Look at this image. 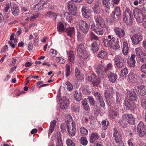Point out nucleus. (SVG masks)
Instances as JSON below:
<instances>
[{
  "label": "nucleus",
  "mask_w": 146,
  "mask_h": 146,
  "mask_svg": "<svg viewBox=\"0 0 146 146\" xmlns=\"http://www.w3.org/2000/svg\"><path fill=\"white\" fill-rule=\"evenodd\" d=\"M127 121L129 124L134 125L135 123V119L132 114H125L123 115L119 121V123L123 128L126 126Z\"/></svg>",
  "instance_id": "obj_1"
},
{
  "label": "nucleus",
  "mask_w": 146,
  "mask_h": 146,
  "mask_svg": "<svg viewBox=\"0 0 146 146\" xmlns=\"http://www.w3.org/2000/svg\"><path fill=\"white\" fill-rule=\"evenodd\" d=\"M106 52L104 50H102L100 52H99L98 54V56L99 58H103L105 57L106 56Z\"/></svg>",
  "instance_id": "obj_43"
},
{
  "label": "nucleus",
  "mask_w": 146,
  "mask_h": 146,
  "mask_svg": "<svg viewBox=\"0 0 146 146\" xmlns=\"http://www.w3.org/2000/svg\"><path fill=\"white\" fill-rule=\"evenodd\" d=\"M138 135L141 137L144 136L146 133L145 127L143 122H140L137 126Z\"/></svg>",
  "instance_id": "obj_8"
},
{
  "label": "nucleus",
  "mask_w": 146,
  "mask_h": 146,
  "mask_svg": "<svg viewBox=\"0 0 146 146\" xmlns=\"http://www.w3.org/2000/svg\"><path fill=\"white\" fill-rule=\"evenodd\" d=\"M113 88L111 87H109L108 89L105 90L104 95L106 98L107 99L113 93Z\"/></svg>",
  "instance_id": "obj_26"
},
{
  "label": "nucleus",
  "mask_w": 146,
  "mask_h": 146,
  "mask_svg": "<svg viewBox=\"0 0 146 146\" xmlns=\"http://www.w3.org/2000/svg\"><path fill=\"white\" fill-rule=\"evenodd\" d=\"M93 11L96 14L99 13V8L97 5H95L93 8Z\"/></svg>",
  "instance_id": "obj_55"
},
{
  "label": "nucleus",
  "mask_w": 146,
  "mask_h": 146,
  "mask_svg": "<svg viewBox=\"0 0 146 146\" xmlns=\"http://www.w3.org/2000/svg\"><path fill=\"white\" fill-rule=\"evenodd\" d=\"M66 32L68 36H71L74 32V28L73 27H69L65 29Z\"/></svg>",
  "instance_id": "obj_30"
},
{
  "label": "nucleus",
  "mask_w": 146,
  "mask_h": 146,
  "mask_svg": "<svg viewBox=\"0 0 146 146\" xmlns=\"http://www.w3.org/2000/svg\"><path fill=\"white\" fill-rule=\"evenodd\" d=\"M104 44L106 47H110L113 49H117L120 47L117 38L112 37L110 40L102 38Z\"/></svg>",
  "instance_id": "obj_2"
},
{
  "label": "nucleus",
  "mask_w": 146,
  "mask_h": 146,
  "mask_svg": "<svg viewBox=\"0 0 146 146\" xmlns=\"http://www.w3.org/2000/svg\"><path fill=\"white\" fill-rule=\"evenodd\" d=\"M82 92L84 94L86 95H89L91 93L90 90L88 89L84 88L82 90Z\"/></svg>",
  "instance_id": "obj_63"
},
{
  "label": "nucleus",
  "mask_w": 146,
  "mask_h": 146,
  "mask_svg": "<svg viewBox=\"0 0 146 146\" xmlns=\"http://www.w3.org/2000/svg\"><path fill=\"white\" fill-rule=\"evenodd\" d=\"M135 75L133 73L129 74L128 75V78L127 80L128 82H132V81L135 78Z\"/></svg>",
  "instance_id": "obj_49"
},
{
  "label": "nucleus",
  "mask_w": 146,
  "mask_h": 146,
  "mask_svg": "<svg viewBox=\"0 0 146 146\" xmlns=\"http://www.w3.org/2000/svg\"><path fill=\"white\" fill-rule=\"evenodd\" d=\"M121 101L120 95L117 92H116V103L117 104H119Z\"/></svg>",
  "instance_id": "obj_60"
},
{
  "label": "nucleus",
  "mask_w": 146,
  "mask_h": 146,
  "mask_svg": "<svg viewBox=\"0 0 146 146\" xmlns=\"http://www.w3.org/2000/svg\"><path fill=\"white\" fill-rule=\"evenodd\" d=\"M113 136L116 143H118L119 146H124V144L122 141V137L121 135L118 132L117 130L115 129H114Z\"/></svg>",
  "instance_id": "obj_6"
},
{
  "label": "nucleus",
  "mask_w": 146,
  "mask_h": 146,
  "mask_svg": "<svg viewBox=\"0 0 146 146\" xmlns=\"http://www.w3.org/2000/svg\"><path fill=\"white\" fill-rule=\"evenodd\" d=\"M57 30L59 32H63L65 30L64 26L63 24L61 22H59L57 24Z\"/></svg>",
  "instance_id": "obj_36"
},
{
  "label": "nucleus",
  "mask_w": 146,
  "mask_h": 146,
  "mask_svg": "<svg viewBox=\"0 0 146 146\" xmlns=\"http://www.w3.org/2000/svg\"><path fill=\"white\" fill-rule=\"evenodd\" d=\"M135 57V55L132 54L130 58L127 60V62L129 66L132 67L135 66L136 62L134 58Z\"/></svg>",
  "instance_id": "obj_21"
},
{
  "label": "nucleus",
  "mask_w": 146,
  "mask_h": 146,
  "mask_svg": "<svg viewBox=\"0 0 146 146\" xmlns=\"http://www.w3.org/2000/svg\"><path fill=\"white\" fill-rule=\"evenodd\" d=\"M133 13L134 17L136 19L137 21L139 22H142L144 27L145 28L146 16L143 13H141L140 10L137 8L133 9Z\"/></svg>",
  "instance_id": "obj_3"
},
{
  "label": "nucleus",
  "mask_w": 146,
  "mask_h": 146,
  "mask_svg": "<svg viewBox=\"0 0 146 146\" xmlns=\"http://www.w3.org/2000/svg\"><path fill=\"white\" fill-rule=\"evenodd\" d=\"M124 60V58L120 56L116 57L114 59L115 67L118 68H122L125 63Z\"/></svg>",
  "instance_id": "obj_9"
},
{
  "label": "nucleus",
  "mask_w": 146,
  "mask_h": 146,
  "mask_svg": "<svg viewBox=\"0 0 146 146\" xmlns=\"http://www.w3.org/2000/svg\"><path fill=\"white\" fill-rule=\"evenodd\" d=\"M54 136L56 138V146H63V144L61 139L60 132H56L54 134Z\"/></svg>",
  "instance_id": "obj_17"
},
{
  "label": "nucleus",
  "mask_w": 146,
  "mask_h": 146,
  "mask_svg": "<svg viewBox=\"0 0 146 146\" xmlns=\"http://www.w3.org/2000/svg\"><path fill=\"white\" fill-rule=\"evenodd\" d=\"M92 83L94 86H98L100 82V80L99 78H94L92 81Z\"/></svg>",
  "instance_id": "obj_52"
},
{
  "label": "nucleus",
  "mask_w": 146,
  "mask_h": 146,
  "mask_svg": "<svg viewBox=\"0 0 146 146\" xmlns=\"http://www.w3.org/2000/svg\"><path fill=\"white\" fill-rule=\"evenodd\" d=\"M74 96V98L76 101H79L82 99L81 93H78L77 91L75 92Z\"/></svg>",
  "instance_id": "obj_37"
},
{
  "label": "nucleus",
  "mask_w": 146,
  "mask_h": 146,
  "mask_svg": "<svg viewBox=\"0 0 146 146\" xmlns=\"http://www.w3.org/2000/svg\"><path fill=\"white\" fill-rule=\"evenodd\" d=\"M139 1L138 0H129V2L131 5H133L135 6L137 5L139 3Z\"/></svg>",
  "instance_id": "obj_62"
},
{
  "label": "nucleus",
  "mask_w": 146,
  "mask_h": 146,
  "mask_svg": "<svg viewBox=\"0 0 146 146\" xmlns=\"http://www.w3.org/2000/svg\"><path fill=\"white\" fill-rule=\"evenodd\" d=\"M105 70L106 68L102 65H99L97 67L96 72L99 76L101 75H103L104 71H106Z\"/></svg>",
  "instance_id": "obj_24"
},
{
  "label": "nucleus",
  "mask_w": 146,
  "mask_h": 146,
  "mask_svg": "<svg viewBox=\"0 0 146 146\" xmlns=\"http://www.w3.org/2000/svg\"><path fill=\"white\" fill-rule=\"evenodd\" d=\"M145 86L143 85L139 86L137 87L136 90L138 91V92L141 95L144 96L145 95Z\"/></svg>",
  "instance_id": "obj_31"
},
{
  "label": "nucleus",
  "mask_w": 146,
  "mask_h": 146,
  "mask_svg": "<svg viewBox=\"0 0 146 146\" xmlns=\"http://www.w3.org/2000/svg\"><path fill=\"white\" fill-rule=\"evenodd\" d=\"M68 7L70 11L73 15H75L76 8L75 5L72 1H69L68 3Z\"/></svg>",
  "instance_id": "obj_14"
},
{
  "label": "nucleus",
  "mask_w": 146,
  "mask_h": 146,
  "mask_svg": "<svg viewBox=\"0 0 146 146\" xmlns=\"http://www.w3.org/2000/svg\"><path fill=\"white\" fill-rule=\"evenodd\" d=\"M67 54L68 57V59L71 62H72L75 58L74 52L72 51H67Z\"/></svg>",
  "instance_id": "obj_33"
},
{
  "label": "nucleus",
  "mask_w": 146,
  "mask_h": 146,
  "mask_svg": "<svg viewBox=\"0 0 146 146\" xmlns=\"http://www.w3.org/2000/svg\"><path fill=\"white\" fill-rule=\"evenodd\" d=\"M94 19L96 22L101 27H103L104 25V20L100 15H97L96 16Z\"/></svg>",
  "instance_id": "obj_23"
},
{
  "label": "nucleus",
  "mask_w": 146,
  "mask_h": 146,
  "mask_svg": "<svg viewBox=\"0 0 146 146\" xmlns=\"http://www.w3.org/2000/svg\"><path fill=\"white\" fill-rule=\"evenodd\" d=\"M56 123L55 120H53L50 123L49 134H51L53 132Z\"/></svg>",
  "instance_id": "obj_35"
},
{
  "label": "nucleus",
  "mask_w": 146,
  "mask_h": 146,
  "mask_svg": "<svg viewBox=\"0 0 146 146\" xmlns=\"http://www.w3.org/2000/svg\"><path fill=\"white\" fill-rule=\"evenodd\" d=\"M104 5L108 8H110V6L112 5L111 0H103Z\"/></svg>",
  "instance_id": "obj_40"
},
{
  "label": "nucleus",
  "mask_w": 146,
  "mask_h": 146,
  "mask_svg": "<svg viewBox=\"0 0 146 146\" xmlns=\"http://www.w3.org/2000/svg\"><path fill=\"white\" fill-rule=\"evenodd\" d=\"M69 104L68 99L65 97H63L60 101V108L62 109H66Z\"/></svg>",
  "instance_id": "obj_12"
},
{
  "label": "nucleus",
  "mask_w": 146,
  "mask_h": 146,
  "mask_svg": "<svg viewBox=\"0 0 146 146\" xmlns=\"http://www.w3.org/2000/svg\"><path fill=\"white\" fill-rule=\"evenodd\" d=\"M92 50L94 53L98 51L99 49V45L97 41L94 42L91 45Z\"/></svg>",
  "instance_id": "obj_28"
},
{
  "label": "nucleus",
  "mask_w": 146,
  "mask_h": 146,
  "mask_svg": "<svg viewBox=\"0 0 146 146\" xmlns=\"http://www.w3.org/2000/svg\"><path fill=\"white\" fill-rule=\"evenodd\" d=\"M45 15L46 17L51 18H56L57 16L55 13L51 11H48Z\"/></svg>",
  "instance_id": "obj_41"
},
{
  "label": "nucleus",
  "mask_w": 146,
  "mask_h": 146,
  "mask_svg": "<svg viewBox=\"0 0 146 146\" xmlns=\"http://www.w3.org/2000/svg\"><path fill=\"white\" fill-rule=\"evenodd\" d=\"M11 5V3H8L6 4L5 7L4 9V10L5 12H8Z\"/></svg>",
  "instance_id": "obj_64"
},
{
  "label": "nucleus",
  "mask_w": 146,
  "mask_h": 146,
  "mask_svg": "<svg viewBox=\"0 0 146 146\" xmlns=\"http://www.w3.org/2000/svg\"><path fill=\"white\" fill-rule=\"evenodd\" d=\"M77 37L78 40L79 41H82L84 40V37L79 32L77 33Z\"/></svg>",
  "instance_id": "obj_59"
},
{
  "label": "nucleus",
  "mask_w": 146,
  "mask_h": 146,
  "mask_svg": "<svg viewBox=\"0 0 146 146\" xmlns=\"http://www.w3.org/2000/svg\"><path fill=\"white\" fill-rule=\"evenodd\" d=\"M95 32L98 35H102L103 34L104 31L103 29L99 27Z\"/></svg>",
  "instance_id": "obj_51"
},
{
  "label": "nucleus",
  "mask_w": 146,
  "mask_h": 146,
  "mask_svg": "<svg viewBox=\"0 0 146 146\" xmlns=\"http://www.w3.org/2000/svg\"><path fill=\"white\" fill-rule=\"evenodd\" d=\"M114 30L116 35L119 38L123 37L125 35V32L122 29L116 27L114 28Z\"/></svg>",
  "instance_id": "obj_16"
},
{
  "label": "nucleus",
  "mask_w": 146,
  "mask_h": 146,
  "mask_svg": "<svg viewBox=\"0 0 146 146\" xmlns=\"http://www.w3.org/2000/svg\"><path fill=\"white\" fill-rule=\"evenodd\" d=\"M140 58V60L141 62H143L146 59V55L145 53H143L140 56H138Z\"/></svg>",
  "instance_id": "obj_57"
},
{
  "label": "nucleus",
  "mask_w": 146,
  "mask_h": 146,
  "mask_svg": "<svg viewBox=\"0 0 146 146\" xmlns=\"http://www.w3.org/2000/svg\"><path fill=\"white\" fill-rule=\"evenodd\" d=\"M56 60L57 62L62 64L65 63V60L63 58L59 57H56Z\"/></svg>",
  "instance_id": "obj_56"
},
{
  "label": "nucleus",
  "mask_w": 146,
  "mask_h": 146,
  "mask_svg": "<svg viewBox=\"0 0 146 146\" xmlns=\"http://www.w3.org/2000/svg\"><path fill=\"white\" fill-rule=\"evenodd\" d=\"M91 27L92 30L95 32L99 26L97 24H96L94 23H93L91 25Z\"/></svg>",
  "instance_id": "obj_58"
},
{
  "label": "nucleus",
  "mask_w": 146,
  "mask_h": 146,
  "mask_svg": "<svg viewBox=\"0 0 146 146\" xmlns=\"http://www.w3.org/2000/svg\"><path fill=\"white\" fill-rule=\"evenodd\" d=\"M80 131L81 134L84 135H87L88 133V130L83 127L80 128Z\"/></svg>",
  "instance_id": "obj_53"
},
{
  "label": "nucleus",
  "mask_w": 146,
  "mask_h": 146,
  "mask_svg": "<svg viewBox=\"0 0 146 146\" xmlns=\"http://www.w3.org/2000/svg\"><path fill=\"white\" fill-rule=\"evenodd\" d=\"M64 18L68 22H70L72 19L71 15L68 12H65L64 13Z\"/></svg>",
  "instance_id": "obj_38"
},
{
  "label": "nucleus",
  "mask_w": 146,
  "mask_h": 146,
  "mask_svg": "<svg viewBox=\"0 0 146 146\" xmlns=\"http://www.w3.org/2000/svg\"><path fill=\"white\" fill-rule=\"evenodd\" d=\"M108 76V77L109 80L112 83H114L117 78V75L115 74L109 72Z\"/></svg>",
  "instance_id": "obj_18"
},
{
  "label": "nucleus",
  "mask_w": 146,
  "mask_h": 146,
  "mask_svg": "<svg viewBox=\"0 0 146 146\" xmlns=\"http://www.w3.org/2000/svg\"><path fill=\"white\" fill-rule=\"evenodd\" d=\"M80 142L83 145L86 146L88 144V141L86 137H82L80 139Z\"/></svg>",
  "instance_id": "obj_44"
},
{
  "label": "nucleus",
  "mask_w": 146,
  "mask_h": 146,
  "mask_svg": "<svg viewBox=\"0 0 146 146\" xmlns=\"http://www.w3.org/2000/svg\"><path fill=\"white\" fill-rule=\"evenodd\" d=\"M13 6V7L12 9V13L15 16L18 15L19 13V9L16 5H14Z\"/></svg>",
  "instance_id": "obj_32"
},
{
  "label": "nucleus",
  "mask_w": 146,
  "mask_h": 146,
  "mask_svg": "<svg viewBox=\"0 0 146 146\" xmlns=\"http://www.w3.org/2000/svg\"><path fill=\"white\" fill-rule=\"evenodd\" d=\"M129 47L127 42L124 41L123 43L122 52L124 55H126L128 52Z\"/></svg>",
  "instance_id": "obj_29"
},
{
  "label": "nucleus",
  "mask_w": 146,
  "mask_h": 146,
  "mask_svg": "<svg viewBox=\"0 0 146 146\" xmlns=\"http://www.w3.org/2000/svg\"><path fill=\"white\" fill-rule=\"evenodd\" d=\"M131 11L129 9L127 8L123 14V20L127 24L131 25L132 23V19Z\"/></svg>",
  "instance_id": "obj_5"
},
{
  "label": "nucleus",
  "mask_w": 146,
  "mask_h": 146,
  "mask_svg": "<svg viewBox=\"0 0 146 146\" xmlns=\"http://www.w3.org/2000/svg\"><path fill=\"white\" fill-rule=\"evenodd\" d=\"M128 73V70L127 69L125 68L123 69L121 71L120 75L123 77H124Z\"/></svg>",
  "instance_id": "obj_47"
},
{
  "label": "nucleus",
  "mask_w": 146,
  "mask_h": 146,
  "mask_svg": "<svg viewBox=\"0 0 146 146\" xmlns=\"http://www.w3.org/2000/svg\"><path fill=\"white\" fill-rule=\"evenodd\" d=\"M131 39L133 43L137 45L142 40V37L140 35L135 34L132 36Z\"/></svg>",
  "instance_id": "obj_13"
},
{
  "label": "nucleus",
  "mask_w": 146,
  "mask_h": 146,
  "mask_svg": "<svg viewBox=\"0 0 146 146\" xmlns=\"http://www.w3.org/2000/svg\"><path fill=\"white\" fill-rule=\"evenodd\" d=\"M75 75L76 77L78 80L82 79V76L79 70L76 68L75 71Z\"/></svg>",
  "instance_id": "obj_34"
},
{
  "label": "nucleus",
  "mask_w": 146,
  "mask_h": 146,
  "mask_svg": "<svg viewBox=\"0 0 146 146\" xmlns=\"http://www.w3.org/2000/svg\"><path fill=\"white\" fill-rule=\"evenodd\" d=\"M67 121L66 125L67 130L69 134L72 136L75 135L76 131L75 123L73 121L72 117L69 115Z\"/></svg>",
  "instance_id": "obj_4"
},
{
  "label": "nucleus",
  "mask_w": 146,
  "mask_h": 146,
  "mask_svg": "<svg viewBox=\"0 0 146 146\" xmlns=\"http://www.w3.org/2000/svg\"><path fill=\"white\" fill-rule=\"evenodd\" d=\"M90 35L91 40H98V42H99L98 38L94 35V33H90Z\"/></svg>",
  "instance_id": "obj_61"
},
{
  "label": "nucleus",
  "mask_w": 146,
  "mask_h": 146,
  "mask_svg": "<svg viewBox=\"0 0 146 146\" xmlns=\"http://www.w3.org/2000/svg\"><path fill=\"white\" fill-rule=\"evenodd\" d=\"M94 95L95 97L98 100L101 106L102 107L104 106L105 103L104 102L102 97L101 96L100 94L98 92H96L94 93Z\"/></svg>",
  "instance_id": "obj_20"
},
{
  "label": "nucleus",
  "mask_w": 146,
  "mask_h": 146,
  "mask_svg": "<svg viewBox=\"0 0 146 146\" xmlns=\"http://www.w3.org/2000/svg\"><path fill=\"white\" fill-rule=\"evenodd\" d=\"M83 16L86 18H89L91 16V12L90 9L86 6H84L82 8Z\"/></svg>",
  "instance_id": "obj_11"
},
{
  "label": "nucleus",
  "mask_w": 146,
  "mask_h": 146,
  "mask_svg": "<svg viewBox=\"0 0 146 146\" xmlns=\"http://www.w3.org/2000/svg\"><path fill=\"white\" fill-rule=\"evenodd\" d=\"M127 97L129 100L135 101L137 99V96L135 92L129 91L127 92Z\"/></svg>",
  "instance_id": "obj_19"
},
{
  "label": "nucleus",
  "mask_w": 146,
  "mask_h": 146,
  "mask_svg": "<svg viewBox=\"0 0 146 146\" xmlns=\"http://www.w3.org/2000/svg\"><path fill=\"white\" fill-rule=\"evenodd\" d=\"M136 106L133 103H130L127 101H125V104L124 105V108L126 110H130L132 111L135 110Z\"/></svg>",
  "instance_id": "obj_15"
},
{
  "label": "nucleus",
  "mask_w": 146,
  "mask_h": 146,
  "mask_svg": "<svg viewBox=\"0 0 146 146\" xmlns=\"http://www.w3.org/2000/svg\"><path fill=\"white\" fill-rule=\"evenodd\" d=\"M78 25L80 30L83 33L86 34L88 31V25L86 21L82 19H79Z\"/></svg>",
  "instance_id": "obj_7"
},
{
  "label": "nucleus",
  "mask_w": 146,
  "mask_h": 146,
  "mask_svg": "<svg viewBox=\"0 0 146 146\" xmlns=\"http://www.w3.org/2000/svg\"><path fill=\"white\" fill-rule=\"evenodd\" d=\"M98 138L99 136L98 133H93L90 137V143H93Z\"/></svg>",
  "instance_id": "obj_25"
},
{
  "label": "nucleus",
  "mask_w": 146,
  "mask_h": 146,
  "mask_svg": "<svg viewBox=\"0 0 146 146\" xmlns=\"http://www.w3.org/2000/svg\"><path fill=\"white\" fill-rule=\"evenodd\" d=\"M66 76L67 77L70 74V68L69 65L66 64Z\"/></svg>",
  "instance_id": "obj_46"
},
{
  "label": "nucleus",
  "mask_w": 146,
  "mask_h": 146,
  "mask_svg": "<svg viewBox=\"0 0 146 146\" xmlns=\"http://www.w3.org/2000/svg\"><path fill=\"white\" fill-rule=\"evenodd\" d=\"M44 1H40V2L36 4L34 7L33 9L36 11L42 9L44 5Z\"/></svg>",
  "instance_id": "obj_27"
},
{
  "label": "nucleus",
  "mask_w": 146,
  "mask_h": 146,
  "mask_svg": "<svg viewBox=\"0 0 146 146\" xmlns=\"http://www.w3.org/2000/svg\"><path fill=\"white\" fill-rule=\"evenodd\" d=\"M66 142L67 146H75V144L70 139H67Z\"/></svg>",
  "instance_id": "obj_50"
},
{
  "label": "nucleus",
  "mask_w": 146,
  "mask_h": 146,
  "mask_svg": "<svg viewBox=\"0 0 146 146\" xmlns=\"http://www.w3.org/2000/svg\"><path fill=\"white\" fill-rule=\"evenodd\" d=\"M109 123L108 122H106L105 120H103L101 123V127L104 130L107 129Z\"/></svg>",
  "instance_id": "obj_42"
},
{
  "label": "nucleus",
  "mask_w": 146,
  "mask_h": 146,
  "mask_svg": "<svg viewBox=\"0 0 146 146\" xmlns=\"http://www.w3.org/2000/svg\"><path fill=\"white\" fill-rule=\"evenodd\" d=\"M121 15V12L119 7H116L115 8L111 15L112 18L114 20L118 19Z\"/></svg>",
  "instance_id": "obj_10"
},
{
  "label": "nucleus",
  "mask_w": 146,
  "mask_h": 146,
  "mask_svg": "<svg viewBox=\"0 0 146 146\" xmlns=\"http://www.w3.org/2000/svg\"><path fill=\"white\" fill-rule=\"evenodd\" d=\"M76 50L78 55L80 56H82L84 53H85V49L84 45L82 44H81L78 46Z\"/></svg>",
  "instance_id": "obj_22"
},
{
  "label": "nucleus",
  "mask_w": 146,
  "mask_h": 146,
  "mask_svg": "<svg viewBox=\"0 0 146 146\" xmlns=\"http://www.w3.org/2000/svg\"><path fill=\"white\" fill-rule=\"evenodd\" d=\"M82 104L84 108L86 110L88 111L89 109L90 108L86 99H83L82 100Z\"/></svg>",
  "instance_id": "obj_39"
},
{
  "label": "nucleus",
  "mask_w": 146,
  "mask_h": 146,
  "mask_svg": "<svg viewBox=\"0 0 146 146\" xmlns=\"http://www.w3.org/2000/svg\"><path fill=\"white\" fill-rule=\"evenodd\" d=\"M135 51L136 56H137L143 53L141 48L140 47H138L136 48Z\"/></svg>",
  "instance_id": "obj_48"
},
{
  "label": "nucleus",
  "mask_w": 146,
  "mask_h": 146,
  "mask_svg": "<svg viewBox=\"0 0 146 146\" xmlns=\"http://www.w3.org/2000/svg\"><path fill=\"white\" fill-rule=\"evenodd\" d=\"M22 12L23 15H27V14H29L30 10L28 8L23 7L22 9Z\"/></svg>",
  "instance_id": "obj_45"
},
{
  "label": "nucleus",
  "mask_w": 146,
  "mask_h": 146,
  "mask_svg": "<svg viewBox=\"0 0 146 146\" xmlns=\"http://www.w3.org/2000/svg\"><path fill=\"white\" fill-rule=\"evenodd\" d=\"M67 86V88L68 90L71 91L73 89V87L72 84L69 82L67 81L65 83Z\"/></svg>",
  "instance_id": "obj_54"
}]
</instances>
